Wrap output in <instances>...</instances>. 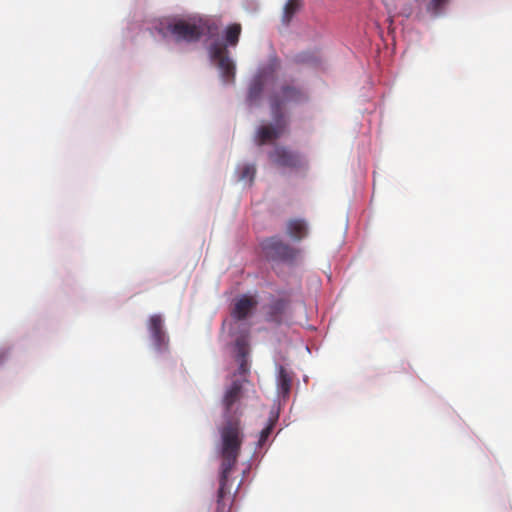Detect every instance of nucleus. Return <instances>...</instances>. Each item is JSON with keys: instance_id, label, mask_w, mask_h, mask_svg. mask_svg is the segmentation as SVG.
I'll list each match as a JSON object with an SVG mask.
<instances>
[{"instance_id": "obj_1", "label": "nucleus", "mask_w": 512, "mask_h": 512, "mask_svg": "<svg viewBox=\"0 0 512 512\" xmlns=\"http://www.w3.org/2000/svg\"><path fill=\"white\" fill-rule=\"evenodd\" d=\"M221 436V465L219 472V487L216 494V507L221 511L231 509L237 489L232 491L231 474L237 464L241 452L244 434L239 417L224 420L220 428Z\"/></svg>"}, {"instance_id": "obj_2", "label": "nucleus", "mask_w": 512, "mask_h": 512, "mask_svg": "<svg viewBox=\"0 0 512 512\" xmlns=\"http://www.w3.org/2000/svg\"><path fill=\"white\" fill-rule=\"evenodd\" d=\"M242 27L239 23L229 25L225 30L226 44L214 42L209 46V55L211 59L217 62L221 76L225 82L232 83L235 80V65L228 56L226 46H236L239 41Z\"/></svg>"}, {"instance_id": "obj_3", "label": "nucleus", "mask_w": 512, "mask_h": 512, "mask_svg": "<svg viewBox=\"0 0 512 512\" xmlns=\"http://www.w3.org/2000/svg\"><path fill=\"white\" fill-rule=\"evenodd\" d=\"M167 31L177 42L188 43L198 41L202 36L214 37L218 27L214 21L203 18H191L188 20H176L168 24Z\"/></svg>"}, {"instance_id": "obj_4", "label": "nucleus", "mask_w": 512, "mask_h": 512, "mask_svg": "<svg viewBox=\"0 0 512 512\" xmlns=\"http://www.w3.org/2000/svg\"><path fill=\"white\" fill-rule=\"evenodd\" d=\"M308 100L307 93L293 84H284L279 91L270 96V108L272 113L284 115V108L289 105H297Z\"/></svg>"}, {"instance_id": "obj_5", "label": "nucleus", "mask_w": 512, "mask_h": 512, "mask_svg": "<svg viewBox=\"0 0 512 512\" xmlns=\"http://www.w3.org/2000/svg\"><path fill=\"white\" fill-rule=\"evenodd\" d=\"M261 246L268 259L289 264L296 260L300 252L277 236L265 239Z\"/></svg>"}, {"instance_id": "obj_6", "label": "nucleus", "mask_w": 512, "mask_h": 512, "mask_svg": "<svg viewBox=\"0 0 512 512\" xmlns=\"http://www.w3.org/2000/svg\"><path fill=\"white\" fill-rule=\"evenodd\" d=\"M272 116L273 123L261 125L255 133V143L258 146H262L279 139L287 130L288 120L285 115L272 113Z\"/></svg>"}, {"instance_id": "obj_7", "label": "nucleus", "mask_w": 512, "mask_h": 512, "mask_svg": "<svg viewBox=\"0 0 512 512\" xmlns=\"http://www.w3.org/2000/svg\"><path fill=\"white\" fill-rule=\"evenodd\" d=\"M269 159L274 165L283 168L296 169L303 165L301 155L284 146H276L269 153Z\"/></svg>"}, {"instance_id": "obj_8", "label": "nucleus", "mask_w": 512, "mask_h": 512, "mask_svg": "<svg viewBox=\"0 0 512 512\" xmlns=\"http://www.w3.org/2000/svg\"><path fill=\"white\" fill-rule=\"evenodd\" d=\"M148 330L150 332L154 348L159 352L167 350L169 338L164 330V321L161 315L154 314L150 316L148 321Z\"/></svg>"}, {"instance_id": "obj_9", "label": "nucleus", "mask_w": 512, "mask_h": 512, "mask_svg": "<svg viewBox=\"0 0 512 512\" xmlns=\"http://www.w3.org/2000/svg\"><path fill=\"white\" fill-rule=\"evenodd\" d=\"M242 398V384L240 381L235 380L232 384L226 389L223 396V406H224V420L230 417H239L241 413L238 414V409L233 410V407L236 403L240 401Z\"/></svg>"}, {"instance_id": "obj_10", "label": "nucleus", "mask_w": 512, "mask_h": 512, "mask_svg": "<svg viewBox=\"0 0 512 512\" xmlns=\"http://www.w3.org/2000/svg\"><path fill=\"white\" fill-rule=\"evenodd\" d=\"M257 304L258 302L254 297L244 295L235 302L231 316L236 320H244L256 308Z\"/></svg>"}, {"instance_id": "obj_11", "label": "nucleus", "mask_w": 512, "mask_h": 512, "mask_svg": "<svg viewBox=\"0 0 512 512\" xmlns=\"http://www.w3.org/2000/svg\"><path fill=\"white\" fill-rule=\"evenodd\" d=\"M286 234L294 241H301L308 235V225L304 219L292 218L286 223Z\"/></svg>"}, {"instance_id": "obj_12", "label": "nucleus", "mask_w": 512, "mask_h": 512, "mask_svg": "<svg viewBox=\"0 0 512 512\" xmlns=\"http://www.w3.org/2000/svg\"><path fill=\"white\" fill-rule=\"evenodd\" d=\"M288 306L285 299H277L267 306L266 320L275 324H281Z\"/></svg>"}, {"instance_id": "obj_13", "label": "nucleus", "mask_w": 512, "mask_h": 512, "mask_svg": "<svg viewBox=\"0 0 512 512\" xmlns=\"http://www.w3.org/2000/svg\"><path fill=\"white\" fill-rule=\"evenodd\" d=\"M264 90V79L261 75H258L254 77V79L251 81L248 94H247V101L250 104L257 103L263 93Z\"/></svg>"}, {"instance_id": "obj_14", "label": "nucleus", "mask_w": 512, "mask_h": 512, "mask_svg": "<svg viewBox=\"0 0 512 512\" xmlns=\"http://www.w3.org/2000/svg\"><path fill=\"white\" fill-rule=\"evenodd\" d=\"M292 379L283 366L278 370V387L283 394H288L291 388Z\"/></svg>"}, {"instance_id": "obj_15", "label": "nucleus", "mask_w": 512, "mask_h": 512, "mask_svg": "<svg viewBox=\"0 0 512 512\" xmlns=\"http://www.w3.org/2000/svg\"><path fill=\"white\" fill-rule=\"evenodd\" d=\"M300 7L299 0H289L285 6L282 16V21L285 24H289L294 14L298 11Z\"/></svg>"}, {"instance_id": "obj_16", "label": "nucleus", "mask_w": 512, "mask_h": 512, "mask_svg": "<svg viewBox=\"0 0 512 512\" xmlns=\"http://www.w3.org/2000/svg\"><path fill=\"white\" fill-rule=\"evenodd\" d=\"M236 345L238 347V353H239V357H240L238 370H239L240 374L245 375L249 371V365H248V361L246 359L245 347L241 340H237Z\"/></svg>"}, {"instance_id": "obj_17", "label": "nucleus", "mask_w": 512, "mask_h": 512, "mask_svg": "<svg viewBox=\"0 0 512 512\" xmlns=\"http://www.w3.org/2000/svg\"><path fill=\"white\" fill-rule=\"evenodd\" d=\"M276 422V418H270L268 424L262 429L260 432V437L258 440V446H263L271 435L274 425Z\"/></svg>"}, {"instance_id": "obj_18", "label": "nucleus", "mask_w": 512, "mask_h": 512, "mask_svg": "<svg viewBox=\"0 0 512 512\" xmlns=\"http://www.w3.org/2000/svg\"><path fill=\"white\" fill-rule=\"evenodd\" d=\"M256 173V169L254 165H245L241 169L240 179L249 180L250 182L253 180L254 175Z\"/></svg>"}, {"instance_id": "obj_19", "label": "nucleus", "mask_w": 512, "mask_h": 512, "mask_svg": "<svg viewBox=\"0 0 512 512\" xmlns=\"http://www.w3.org/2000/svg\"><path fill=\"white\" fill-rule=\"evenodd\" d=\"M449 2V0H432L428 5V10L435 15H438L442 8Z\"/></svg>"}, {"instance_id": "obj_20", "label": "nucleus", "mask_w": 512, "mask_h": 512, "mask_svg": "<svg viewBox=\"0 0 512 512\" xmlns=\"http://www.w3.org/2000/svg\"><path fill=\"white\" fill-rule=\"evenodd\" d=\"M231 509H226L225 511H221L220 508L216 507V512H230Z\"/></svg>"}]
</instances>
